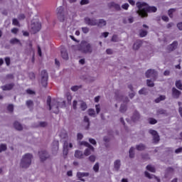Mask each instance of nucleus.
<instances>
[{
  "instance_id": "1",
  "label": "nucleus",
  "mask_w": 182,
  "mask_h": 182,
  "mask_svg": "<svg viewBox=\"0 0 182 182\" xmlns=\"http://www.w3.org/2000/svg\"><path fill=\"white\" fill-rule=\"evenodd\" d=\"M47 109L50 113H55L58 114L60 112V109H63L66 107V101L61 100L60 101L52 99L50 96L47 97Z\"/></svg>"
},
{
  "instance_id": "2",
  "label": "nucleus",
  "mask_w": 182,
  "mask_h": 182,
  "mask_svg": "<svg viewBox=\"0 0 182 182\" xmlns=\"http://www.w3.org/2000/svg\"><path fill=\"white\" fill-rule=\"evenodd\" d=\"M138 10L136 11V14L141 16V18H147L149 14L148 12H157V8L156 6H149L147 4L144 2H137L136 4Z\"/></svg>"
},
{
  "instance_id": "3",
  "label": "nucleus",
  "mask_w": 182,
  "mask_h": 182,
  "mask_svg": "<svg viewBox=\"0 0 182 182\" xmlns=\"http://www.w3.org/2000/svg\"><path fill=\"white\" fill-rule=\"evenodd\" d=\"M79 50L82 53H92L93 52V47L92 44L86 41H82L79 45L78 47Z\"/></svg>"
},
{
  "instance_id": "4",
  "label": "nucleus",
  "mask_w": 182,
  "mask_h": 182,
  "mask_svg": "<svg viewBox=\"0 0 182 182\" xmlns=\"http://www.w3.org/2000/svg\"><path fill=\"white\" fill-rule=\"evenodd\" d=\"M32 159H33V156L31 154H26L21 161L20 166L22 168H28L31 164H32Z\"/></svg>"
},
{
  "instance_id": "5",
  "label": "nucleus",
  "mask_w": 182,
  "mask_h": 182,
  "mask_svg": "<svg viewBox=\"0 0 182 182\" xmlns=\"http://www.w3.org/2000/svg\"><path fill=\"white\" fill-rule=\"evenodd\" d=\"M80 146H85V147H87L85 151H84V156H90L93 151H95V147H93L89 142L82 141L80 142Z\"/></svg>"
},
{
  "instance_id": "6",
  "label": "nucleus",
  "mask_w": 182,
  "mask_h": 182,
  "mask_svg": "<svg viewBox=\"0 0 182 182\" xmlns=\"http://www.w3.org/2000/svg\"><path fill=\"white\" fill-rule=\"evenodd\" d=\"M57 18L60 22H63L65 21V11L63 6H59L57 8Z\"/></svg>"
},
{
  "instance_id": "7",
  "label": "nucleus",
  "mask_w": 182,
  "mask_h": 182,
  "mask_svg": "<svg viewBox=\"0 0 182 182\" xmlns=\"http://www.w3.org/2000/svg\"><path fill=\"white\" fill-rule=\"evenodd\" d=\"M31 31L33 33H38L42 28V24L39 22H32L31 25Z\"/></svg>"
},
{
  "instance_id": "8",
  "label": "nucleus",
  "mask_w": 182,
  "mask_h": 182,
  "mask_svg": "<svg viewBox=\"0 0 182 182\" xmlns=\"http://www.w3.org/2000/svg\"><path fill=\"white\" fill-rule=\"evenodd\" d=\"M157 76H158L157 71L154 70L150 69L146 72V77H151L154 80H156V79H157Z\"/></svg>"
},
{
  "instance_id": "9",
  "label": "nucleus",
  "mask_w": 182,
  "mask_h": 182,
  "mask_svg": "<svg viewBox=\"0 0 182 182\" xmlns=\"http://www.w3.org/2000/svg\"><path fill=\"white\" fill-rule=\"evenodd\" d=\"M149 133L153 136L154 143H159V141H160V136H159L157 131L154 129H149Z\"/></svg>"
},
{
  "instance_id": "10",
  "label": "nucleus",
  "mask_w": 182,
  "mask_h": 182,
  "mask_svg": "<svg viewBox=\"0 0 182 182\" xmlns=\"http://www.w3.org/2000/svg\"><path fill=\"white\" fill-rule=\"evenodd\" d=\"M85 22L86 25H88L89 26H97V19H95V18H90L86 17L85 18Z\"/></svg>"
},
{
  "instance_id": "11",
  "label": "nucleus",
  "mask_w": 182,
  "mask_h": 182,
  "mask_svg": "<svg viewBox=\"0 0 182 182\" xmlns=\"http://www.w3.org/2000/svg\"><path fill=\"white\" fill-rule=\"evenodd\" d=\"M73 147V145L72 144V142H70L69 140L65 141L63 144V154H68V151H69V149H72Z\"/></svg>"
},
{
  "instance_id": "12",
  "label": "nucleus",
  "mask_w": 182,
  "mask_h": 182,
  "mask_svg": "<svg viewBox=\"0 0 182 182\" xmlns=\"http://www.w3.org/2000/svg\"><path fill=\"white\" fill-rule=\"evenodd\" d=\"M40 85L43 87H46V70L41 71V79L40 80Z\"/></svg>"
},
{
  "instance_id": "13",
  "label": "nucleus",
  "mask_w": 182,
  "mask_h": 182,
  "mask_svg": "<svg viewBox=\"0 0 182 182\" xmlns=\"http://www.w3.org/2000/svg\"><path fill=\"white\" fill-rule=\"evenodd\" d=\"M107 6L110 9H112V8H114V9H115V11H122V7L120 6V4L113 2V1L108 3Z\"/></svg>"
},
{
  "instance_id": "14",
  "label": "nucleus",
  "mask_w": 182,
  "mask_h": 182,
  "mask_svg": "<svg viewBox=\"0 0 182 182\" xmlns=\"http://www.w3.org/2000/svg\"><path fill=\"white\" fill-rule=\"evenodd\" d=\"M122 167V161L120 159H117L114 161V171H119Z\"/></svg>"
},
{
  "instance_id": "15",
  "label": "nucleus",
  "mask_w": 182,
  "mask_h": 182,
  "mask_svg": "<svg viewBox=\"0 0 182 182\" xmlns=\"http://www.w3.org/2000/svg\"><path fill=\"white\" fill-rule=\"evenodd\" d=\"M181 95V92L177 90L176 87L172 88V96L174 99H178L180 95Z\"/></svg>"
},
{
  "instance_id": "16",
  "label": "nucleus",
  "mask_w": 182,
  "mask_h": 182,
  "mask_svg": "<svg viewBox=\"0 0 182 182\" xmlns=\"http://www.w3.org/2000/svg\"><path fill=\"white\" fill-rule=\"evenodd\" d=\"M178 45V43L177 41H173L172 44H171L167 47V50L169 52H173V50H175V49L177 48Z\"/></svg>"
},
{
  "instance_id": "17",
  "label": "nucleus",
  "mask_w": 182,
  "mask_h": 182,
  "mask_svg": "<svg viewBox=\"0 0 182 182\" xmlns=\"http://www.w3.org/2000/svg\"><path fill=\"white\" fill-rule=\"evenodd\" d=\"M74 156L76 159H79L80 160L82 159H84L85 154H83V151H82L77 150L75 151Z\"/></svg>"
},
{
  "instance_id": "18",
  "label": "nucleus",
  "mask_w": 182,
  "mask_h": 182,
  "mask_svg": "<svg viewBox=\"0 0 182 182\" xmlns=\"http://www.w3.org/2000/svg\"><path fill=\"white\" fill-rule=\"evenodd\" d=\"M141 45H142L141 41L140 40L136 41L133 45V50H139L140 48H141Z\"/></svg>"
},
{
  "instance_id": "19",
  "label": "nucleus",
  "mask_w": 182,
  "mask_h": 182,
  "mask_svg": "<svg viewBox=\"0 0 182 182\" xmlns=\"http://www.w3.org/2000/svg\"><path fill=\"white\" fill-rule=\"evenodd\" d=\"M40 160L42 163L46 160V151H41L38 152Z\"/></svg>"
},
{
  "instance_id": "20",
  "label": "nucleus",
  "mask_w": 182,
  "mask_h": 182,
  "mask_svg": "<svg viewBox=\"0 0 182 182\" xmlns=\"http://www.w3.org/2000/svg\"><path fill=\"white\" fill-rule=\"evenodd\" d=\"M14 86H15L14 83H10V84H7L6 85H3L1 86V89L2 90H12V89H14Z\"/></svg>"
},
{
  "instance_id": "21",
  "label": "nucleus",
  "mask_w": 182,
  "mask_h": 182,
  "mask_svg": "<svg viewBox=\"0 0 182 182\" xmlns=\"http://www.w3.org/2000/svg\"><path fill=\"white\" fill-rule=\"evenodd\" d=\"M106 25H107V22L105 19L97 20V26H98V28H103V26H106Z\"/></svg>"
},
{
  "instance_id": "22",
  "label": "nucleus",
  "mask_w": 182,
  "mask_h": 182,
  "mask_svg": "<svg viewBox=\"0 0 182 182\" xmlns=\"http://www.w3.org/2000/svg\"><path fill=\"white\" fill-rule=\"evenodd\" d=\"M61 56L65 60H68V59H69V55L68 54V51H66V49L62 48Z\"/></svg>"
},
{
  "instance_id": "23",
  "label": "nucleus",
  "mask_w": 182,
  "mask_h": 182,
  "mask_svg": "<svg viewBox=\"0 0 182 182\" xmlns=\"http://www.w3.org/2000/svg\"><path fill=\"white\" fill-rule=\"evenodd\" d=\"M77 178H83V177H89V173L87 172H77Z\"/></svg>"
},
{
  "instance_id": "24",
  "label": "nucleus",
  "mask_w": 182,
  "mask_h": 182,
  "mask_svg": "<svg viewBox=\"0 0 182 182\" xmlns=\"http://www.w3.org/2000/svg\"><path fill=\"white\" fill-rule=\"evenodd\" d=\"M133 22H134V18H133V16H129L127 18L123 19L124 23H133Z\"/></svg>"
},
{
  "instance_id": "25",
  "label": "nucleus",
  "mask_w": 182,
  "mask_h": 182,
  "mask_svg": "<svg viewBox=\"0 0 182 182\" xmlns=\"http://www.w3.org/2000/svg\"><path fill=\"white\" fill-rule=\"evenodd\" d=\"M14 127L16 129V130H19V131H21L23 129V127H22V124H21L18 122H15L14 123Z\"/></svg>"
},
{
  "instance_id": "26",
  "label": "nucleus",
  "mask_w": 182,
  "mask_h": 182,
  "mask_svg": "<svg viewBox=\"0 0 182 182\" xmlns=\"http://www.w3.org/2000/svg\"><path fill=\"white\" fill-rule=\"evenodd\" d=\"M136 149L138 150V151H143V150H146V145L139 144L136 146Z\"/></svg>"
},
{
  "instance_id": "27",
  "label": "nucleus",
  "mask_w": 182,
  "mask_h": 182,
  "mask_svg": "<svg viewBox=\"0 0 182 182\" xmlns=\"http://www.w3.org/2000/svg\"><path fill=\"white\" fill-rule=\"evenodd\" d=\"M140 119V114L138 112H135L132 116V120L134 122H137Z\"/></svg>"
},
{
  "instance_id": "28",
  "label": "nucleus",
  "mask_w": 182,
  "mask_h": 182,
  "mask_svg": "<svg viewBox=\"0 0 182 182\" xmlns=\"http://www.w3.org/2000/svg\"><path fill=\"white\" fill-rule=\"evenodd\" d=\"M148 31L147 30L141 29L139 31V36L141 38H144L145 36H147Z\"/></svg>"
},
{
  "instance_id": "29",
  "label": "nucleus",
  "mask_w": 182,
  "mask_h": 182,
  "mask_svg": "<svg viewBox=\"0 0 182 182\" xmlns=\"http://www.w3.org/2000/svg\"><path fill=\"white\" fill-rule=\"evenodd\" d=\"M53 149L55 151H58L59 150V141H54L53 142Z\"/></svg>"
},
{
  "instance_id": "30",
  "label": "nucleus",
  "mask_w": 182,
  "mask_h": 182,
  "mask_svg": "<svg viewBox=\"0 0 182 182\" xmlns=\"http://www.w3.org/2000/svg\"><path fill=\"white\" fill-rule=\"evenodd\" d=\"M157 116H160V114H167V112L163 109H159L156 111Z\"/></svg>"
},
{
  "instance_id": "31",
  "label": "nucleus",
  "mask_w": 182,
  "mask_h": 182,
  "mask_svg": "<svg viewBox=\"0 0 182 182\" xmlns=\"http://www.w3.org/2000/svg\"><path fill=\"white\" fill-rule=\"evenodd\" d=\"M88 114L92 117H96V112H95V109H88Z\"/></svg>"
},
{
  "instance_id": "32",
  "label": "nucleus",
  "mask_w": 182,
  "mask_h": 182,
  "mask_svg": "<svg viewBox=\"0 0 182 182\" xmlns=\"http://www.w3.org/2000/svg\"><path fill=\"white\" fill-rule=\"evenodd\" d=\"M10 43L11 45H15V43H20L21 44V41H19V39L14 38H11L10 40Z\"/></svg>"
},
{
  "instance_id": "33",
  "label": "nucleus",
  "mask_w": 182,
  "mask_h": 182,
  "mask_svg": "<svg viewBox=\"0 0 182 182\" xmlns=\"http://www.w3.org/2000/svg\"><path fill=\"white\" fill-rule=\"evenodd\" d=\"M80 109H81V110H82V112H85V110H86V109H87V105H86V102H81Z\"/></svg>"
},
{
  "instance_id": "34",
  "label": "nucleus",
  "mask_w": 182,
  "mask_h": 182,
  "mask_svg": "<svg viewBox=\"0 0 182 182\" xmlns=\"http://www.w3.org/2000/svg\"><path fill=\"white\" fill-rule=\"evenodd\" d=\"M129 157L130 159L134 158V147H131L129 149Z\"/></svg>"
},
{
  "instance_id": "35",
  "label": "nucleus",
  "mask_w": 182,
  "mask_h": 182,
  "mask_svg": "<svg viewBox=\"0 0 182 182\" xmlns=\"http://www.w3.org/2000/svg\"><path fill=\"white\" fill-rule=\"evenodd\" d=\"M176 9H170L168 11V15L169 18H173V14L176 12Z\"/></svg>"
},
{
  "instance_id": "36",
  "label": "nucleus",
  "mask_w": 182,
  "mask_h": 182,
  "mask_svg": "<svg viewBox=\"0 0 182 182\" xmlns=\"http://www.w3.org/2000/svg\"><path fill=\"white\" fill-rule=\"evenodd\" d=\"M176 87H177V89H179L180 90H182L181 80H177L176 82Z\"/></svg>"
},
{
  "instance_id": "37",
  "label": "nucleus",
  "mask_w": 182,
  "mask_h": 182,
  "mask_svg": "<svg viewBox=\"0 0 182 182\" xmlns=\"http://www.w3.org/2000/svg\"><path fill=\"white\" fill-rule=\"evenodd\" d=\"M166 99V96L164 95H161L159 97L156 98L155 100L156 103H160L161 100H164Z\"/></svg>"
},
{
  "instance_id": "38",
  "label": "nucleus",
  "mask_w": 182,
  "mask_h": 182,
  "mask_svg": "<svg viewBox=\"0 0 182 182\" xmlns=\"http://www.w3.org/2000/svg\"><path fill=\"white\" fill-rule=\"evenodd\" d=\"M84 122L85 123H87L86 129H89V126H90V122L89 117L87 116L84 117Z\"/></svg>"
},
{
  "instance_id": "39",
  "label": "nucleus",
  "mask_w": 182,
  "mask_h": 182,
  "mask_svg": "<svg viewBox=\"0 0 182 182\" xmlns=\"http://www.w3.org/2000/svg\"><path fill=\"white\" fill-rule=\"evenodd\" d=\"M146 169L149 170V171H151V173H156V168H154V167L151 166V165H148L146 166Z\"/></svg>"
},
{
  "instance_id": "40",
  "label": "nucleus",
  "mask_w": 182,
  "mask_h": 182,
  "mask_svg": "<svg viewBox=\"0 0 182 182\" xmlns=\"http://www.w3.org/2000/svg\"><path fill=\"white\" fill-rule=\"evenodd\" d=\"M126 110H127V107H126V105H122L119 109V112H121V113H124Z\"/></svg>"
},
{
  "instance_id": "41",
  "label": "nucleus",
  "mask_w": 182,
  "mask_h": 182,
  "mask_svg": "<svg viewBox=\"0 0 182 182\" xmlns=\"http://www.w3.org/2000/svg\"><path fill=\"white\" fill-rule=\"evenodd\" d=\"M139 95H146L147 93H149V92L147 91V89L146 88H142L141 90H140L139 91Z\"/></svg>"
},
{
  "instance_id": "42",
  "label": "nucleus",
  "mask_w": 182,
  "mask_h": 182,
  "mask_svg": "<svg viewBox=\"0 0 182 182\" xmlns=\"http://www.w3.org/2000/svg\"><path fill=\"white\" fill-rule=\"evenodd\" d=\"M6 150V144H1L0 145V153H2V151H5Z\"/></svg>"
},
{
  "instance_id": "43",
  "label": "nucleus",
  "mask_w": 182,
  "mask_h": 182,
  "mask_svg": "<svg viewBox=\"0 0 182 182\" xmlns=\"http://www.w3.org/2000/svg\"><path fill=\"white\" fill-rule=\"evenodd\" d=\"M129 6H130V5H129V4L127 3H125L122 5L121 8H122V9H124V11H127V9H129Z\"/></svg>"
},
{
  "instance_id": "44",
  "label": "nucleus",
  "mask_w": 182,
  "mask_h": 182,
  "mask_svg": "<svg viewBox=\"0 0 182 182\" xmlns=\"http://www.w3.org/2000/svg\"><path fill=\"white\" fill-rule=\"evenodd\" d=\"M93 170L95 171V173H97L99 171V163H96L93 166Z\"/></svg>"
},
{
  "instance_id": "45",
  "label": "nucleus",
  "mask_w": 182,
  "mask_h": 182,
  "mask_svg": "<svg viewBox=\"0 0 182 182\" xmlns=\"http://www.w3.org/2000/svg\"><path fill=\"white\" fill-rule=\"evenodd\" d=\"M149 122L150 124H156V123H157V120L154 118H149Z\"/></svg>"
},
{
  "instance_id": "46",
  "label": "nucleus",
  "mask_w": 182,
  "mask_h": 182,
  "mask_svg": "<svg viewBox=\"0 0 182 182\" xmlns=\"http://www.w3.org/2000/svg\"><path fill=\"white\" fill-rule=\"evenodd\" d=\"M7 110L11 113H12V112H14V105H11V104L9 105L7 107Z\"/></svg>"
},
{
  "instance_id": "47",
  "label": "nucleus",
  "mask_w": 182,
  "mask_h": 182,
  "mask_svg": "<svg viewBox=\"0 0 182 182\" xmlns=\"http://www.w3.org/2000/svg\"><path fill=\"white\" fill-rule=\"evenodd\" d=\"M146 83L147 86H149V87H153V86H154V82H153V81L150 80H147Z\"/></svg>"
},
{
  "instance_id": "48",
  "label": "nucleus",
  "mask_w": 182,
  "mask_h": 182,
  "mask_svg": "<svg viewBox=\"0 0 182 182\" xmlns=\"http://www.w3.org/2000/svg\"><path fill=\"white\" fill-rule=\"evenodd\" d=\"M13 25L14 26H19V21L16 18H13Z\"/></svg>"
},
{
  "instance_id": "49",
  "label": "nucleus",
  "mask_w": 182,
  "mask_h": 182,
  "mask_svg": "<svg viewBox=\"0 0 182 182\" xmlns=\"http://www.w3.org/2000/svg\"><path fill=\"white\" fill-rule=\"evenodd\" d=\"M66 96L68 103H70V102H72V95H70V93L68 92Z\"/></svg>"
},
{
  "instance_id": "50",
  "label": "nucleus",
  "mask_w": 182,
  "mask_h": 182,
  "mask_svg": "<svg viewBox=\"0 0 182 182\" xmlns=\"http://www.w3.org/2000/svg\"><path fill=\"white\" fill-rule=\"evenodd\" d=\"M5 63L7 66H9V65H11V58L9 57L5 58Z\"/></svg>"
},
{
  "instance_id": "51",
  "label": "nucleus",
  "mask_w": 182,
  "mask_h": 182,
  "mask_svg": "<svg viewBox=\"0 0 182 182\" xmlns=\"http://www.w3.org/2000/svg\"><path fill=\"white\" fill-rule=\"evenodd\" d=\"M89 160H90V161H92V163H95V161H96V156H95V155H91L89 157Z\"/></svg>"
},
{
  "instance_id": "52",
  "label": "nucleus",
  "mask_w": 182,
  "mask_h": 182,
  "mask_svg": "<svg viewBox=\"0 0 182 182\" xmlns=\"http://www.w3.org/2000/svg\"><path fill=\"white\" fill-rule=\"evenodd\" d=\"M82 31L83 33H89L90 29L87 27H82Z\"/></svg>"
},
{
  "instance_id": "53",
  "label": "nucleus",
  "mask_w": 182,
  "mask_h": 182,
  "mask_svg": "<svg viewBox=\"0 0 182 182\" xmlns=\"http://www.w3.org/2000/svg\"><path fill=\"white\" fill-rule=\"evenodd\" d=\"M26 105L28 106V107H31V106H33V101L32 100L26 101Z\"/></svg>"
},
{
  "instance_id": "54",
  "label": "nucleus",
  "mask_w": 182,
  "mask_h": 182,
  "mask_svg": "<svg viewBox=\"0 0 182 182\" xmlns=\"http://www.w3.org/2000/svg\"><path fill=\"white\" fill-rule=\"evenodd\" d=\"M37 49L38 56L42 57V50L41 49V46H38Z\"/></svg>"
},
{
  "instance_id": "55",
  "label": "nucleus",
  "mask_w": 182,
  "mask_h": 182,
  "mask_svg": "<svg viewBox=\"0 0 182 182\" xmlns=\"http://www.w3.org/2000/svg\"><path fill=\"white\" fill-rule=\"evenodd\" d=\"M89 141L90 143H91V144H93V146H96L97 144L96 140H95L94 139L90 138Z\"/></svg>"
},
{
  "instance_id": "56",
  "label": "nucleus",
  "mask_w": 182,
  "mask_h": 182,
  "mask_svg": "<svg viewBox=\"0 0 182 182\" xmlns=\"http://www.w3.org/2000/svg\"><path fill=\"white\" fill-rule=\"evenodd\" d=\"M26 93H28V95H35L36 94L35 91H33L31 89L26 90Z\"/></svg>"
},
{
  "instance_id": "57",
  "label": "nucleus",
  "mask_w": 182,
  "mask_h": 182,
  "mask_svg": "<svg viewBox=\"0 0 182 182\" xmlns=\"http://www.w3.org/2000/svg\"><path fill=\"white\" fill-rule=\"evenodd\" d=\"M112 42H118L117 36L114 35L111 39Z\"/></svg>"
},
{
  "instance_id": "58",
  "label": "nucleus",
  "mask_w": 182,
  "mask_h": 182,
  "mask_svg": "<svg viewBox=\"0 0 182 182\" xmlns=\"http://www.w3.org/2000/svg\"><path fill=\"white\" fill-rule=\"evenodd\" d=\"M103 141H105V143H109V141H110V138L107 136H105L103 138Z\"/></svg>"
},
{
  "instance_id": "59",
  "label": "nucleus",
  "mask_w": 182,
  "mask_h": 182,
  "mask_svg": "<svg viewBox=\"0 0 182 182\" xmlns=\"http://www.w3.org/2000/svg\"><path fill=\"white\" fill-rule=\"evenodd\" d=\"M89 4V0H81L80 5H87Z\"/></svg>"
},
{
  "instance_id": "60",
  "label": "nucleus",
  "mask_w": 182,
  "mask_h": 182,
  "mask_svg": "<svg viewBox=\"0 0 182 182\" xmlns=\"http://www.w3.org/2000/svg\"><path fill=\"white\" fill-rule=\"evenodd\" d=\"M95 109H96L97 114H99V113H100V105H95Z\"/></svg>"
},
{
  "instance_id": "61",
  "label": "nucleus",
  "mask_w": 182,
  "mask_h": 182,
  "mask_svg": "<svg viewBox=\"0 0 182 182\" xmlns=\"http://www.w3.org/2000/svg\"><path fill=\"white\" fill-rule=\"evenodd\" d=\"M18 31H19V29H18L17 28H14L11 29V33H14L15 35H16V33H18Z\"/></svg>"
},
{
  "instance_id": "62",
  "label": "nucleus",
  "mask_w": 182,
  "mask_h": 182,
  "mask_svg": "<svg viewBox=\"0 0 182 182\" xmlns=\"http://www.w3.org/2000/svg\"><path fill=\"white\" fill-rule=\"evenodd\" d=\"M107 55H113V50L108 48L106 50Z\"/></svg>"
},
{
  "instance_id": "63",
  "label": "nucleus",
  "mask_w": 182,
  "mask_h": 182,
  "mask_svg": "<svg viewBox=\"0 0 182 182\" xmlns=\"http://www.w3.org/2000/svg\"><path fill=\"white\" fill-rule=\"evenodd\" d=\"M161 19L164 21V22H168L169 18L167 16H162Z\"/></svg>"
},
{
  "instance_id": "64",
  "label": "nucleus",
  "mask_w": 182,
  "mask_h": 182,
  "mask_svg": "<svg viewBox=\"0 0 182 182\" xmlns=\"http://www.w3.org/2000/svg\"><path fill=\"white\" fill-rule=\"evenodd\" d=\"M177 28L179 29V31H182V22L177 24Z\"/></svg>"
}]
</instances>
